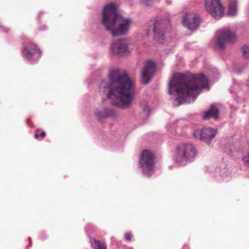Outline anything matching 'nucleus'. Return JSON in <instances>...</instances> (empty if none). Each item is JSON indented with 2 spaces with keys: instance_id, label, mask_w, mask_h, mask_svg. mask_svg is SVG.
<instances>
[{
  "instance_id": "1",
  "label": "nucleus",
  "mask_w": 249,
  "mask_h": 249,
  "mask_svg": "<svg viewBox=\"0 0 249 249\" xmlns=\"http://www.w3.org/2000/svg\"><path fill=\"white\" fill-rule=\"evenodd\" d=\"M134 82L125 73H121L119 69L112 70L108 80L102 81L99 91L107 93V97L113 105L122 109L129 108L134 98Z\"/></svg>"
},
{
  "instance_id": "2",
  "label": "nucleus",
  "mask_w": 249,
  "mask_h": 249,
  "mask_svg": "<svg viewBox=\"0 0 249 249\" xmlns=\"http://www.w3.org/2000/svg\"><path fill=\"white\" fill-rule=\"evenodd\" d=\"M208 84L207 78L202 73L190 75L178 73L169 82L168 93L172 94V89L176 90L180 95L176 98L179 105L187 102L186 97H192L194 100Z\"/></svg>"
},
{
  "instance_id": "3",
  "label": "nucleus",
  "mask_w": 249,
  "mask_h": 249,
  "mask_svg": "<svg viewBox=\"0 0 249 249\" xmlns=\"http://www.w3.org/2000/svg\"><path fill=\"white\" fill-rule=\"evenodd\" d=\"M102 23L110 34L115 36L127 35L132 20L130 18L119 15L116 4L111 3L106 5L104 8Z\"/></svg>"
},
{
  "instance_id": "4",
  "label": "nucleus",
  "mask_w": 249,
  "mask_h": 249,
  "mask_svg": "<svg viewBox=\"0 0 249 249\" xmlns=\"http://www.w3.org/2000/svg\"><path fill=\"white\" fill-rule=\"evenodd\" d=\"M197 154L196 149L192 144L181 143L176 147L174 158L176 162L184 164L187 162L193 161Z\"/></svg>"
},
{
  "instance_id": "5",
  "label": "nucleus",
  "mask_w": 249,
  "mask_h": 249,
  "mask_svg": "<svg viewBox=\"0 0 249 249\" xmlns=\"http://www.w3.org/2000/svg\"><path fill=\"white\" fill-rule=\"evenodd\" d=\"M236 39L234 32L229 27L224 28L216 32L215 44L220 49H225L228 44H232Z\"/></svg>"
},
{
  "instance_id": "6",
  "label": "nucleus",
  "mask_w": 249,
  "mask_h": 249,
  "mask_svg": "<svg viewBox=\"0 0 249 249\" xmlns=\"http://www.w3.org/2000/svg\"><path fill=\"white\" fill-rule=\"evenodd\" d=\"M139 164L142 173L147 177H150L154 169V156L148 150H143L139 160Z\"/></svg>"
},
{
  "instance_id": "7",
  "label": "nucleus",
  "mask_w": 249,
  "mask_h": 249,
  "mask_svg": "<svg viewBox=\"0 0 249 249\" xmlns=\"http://www.w3.org/2000/svg\"><path fill=\"white\" fill-rule=\"evenodd\" d=\"M205 8L207 11L216 19H219L224 14V8L220 0H206Z\"/></svg>"
},
{
  "instance_id": "8",
  "label": "nucleus",
  "mask_w": 249,
  "mask_h": 249,
  "mask_svg": "<svg viewBox=\"0 0 249 249\" xmlns=\"http://www.w3.org/2000/svg\"><path fill=\"white\" fill-rule=\"evenodd\" d=\"M21 52L24 58L30 61L38 59L42 54L36 45L31 41L24 43Z\"/></svg>"
},
{
  "instance_id": "9",
  "label": "nucleus",
  "mask_w": 249,
  "mask_h": 249,
  "mask_svg": "<svg viewBox=\"0 0 249 249\" xmlns=\"http://www.w3.org/2000/svg\"><path fill=\"white\" fill-rule=\"evenodd\" d=\"M147 34H153L156 40L161 43L163 42L164 34L163 25L159 21L155 19L150 20L148 23Z\"/></svg>"
},
{
  "instance_id": "10",
  "label": "nucleus",
  "mask_w": 249,
  "mask_h": 249,
  "mask_svg": "<svg viewBox=\"0 0 249 249\" xmlns=\"http://www.w3.org/2000/svg\"><path fill=\"white\" fill-rule=\"evenodd\" d=\"M216 130L211 127L204 128L201 131L196 130L194 133L196 139H198L210 145L212 140L215 136Z\"/></svg>"
},
{
  "instance_id": "11",
  "label": "nucleus",
  "mask_w": 249,
  "mask_h": 249,
  "mask_svg": "<svg viewBox=\"0 0 249 249\" xmlns=\"http://www.w3.org/2000/svg\"><path fill=\"white\" fill-rule=\"evenodd\" d=\"M156 64L151 60H148L141 73L142 81L144 84H147L154 74Z\"/></svg>"
},
{
  "instance_id": "12",
  "label": "nucleus",
  "mask_w": 249,
  "mask_h": 249,
  "mask_svg": "<svg viewBox=\"0 0 249 249\" xmlns=\"http://www.w3.org/2000/svg\"><path fill=\"white\" fill-rule=\"evenodd\" d=\"M200 21V19L198 15L192 14L186 15L183 18L182 23L188 29L195 30L198 27Z\"/></svg>"
},
{
  "instance_id": "13",
  "label": "nucleus",
  "mask_w": 249,
  "mask_h": 249,
  "mask_svg": "<svg viewBox=\"0 0 249 249\" xmlns=\"http://www.w3.org/2000/svg\"><path fill=\"white\" fill-rule=\"evenodd\" d=\"M111 52L114 54H121L128 51V44L124 39L113 41L111 45Z\"/></svg>"
},
{
  "instance_id": "14",
  "label": "nucleus",
  "mask_w": 249,
  "mask_h": 249,
  "mask_svg": "<svg viewBox=\"0 0 249 249\" xmlns=\"http://www.w3.org/2000/svg\"><path fill=\"white\" fill-rule=\"evenodd\" d=\"M114 111L110 108H101L97 110L96 112L97 117L99 121L114 115Z\"/></svg>"
},
{
  "instance_id": "15",
  "label": "nucleus",
  "mask_w": 249,
  "mask_h": 249,
  "mask_svg": "<svg viewBox=\"0 0 249 249\" xmlns=\"http://www.w3.org/2000/svg\"><path fill=\"white\" fill-rule=\"evenodd\" d=\"M219 112L217 108L213 105H212L210 109L206 111L203 115L204 119H209L211 117L216 120L218 118Z\"/></svg>"
},
{
  "instance_id": "16",
  "label": "nucleus",
  "mask_w": 249,
  "mask_h": 249,
  "mask_svg": "<svg viewBox=\"0 0 249 249\" xmlns=\"http://www.w3.org/2000/svg\"><path fill=\"white\" fill-rule=\"evenodd\" d=\"M237 13V1L236 0L231 1L229 4L228 14L230 16H235Z\"/></svg>"
},
{
  "instance_id": "17",
  "label": "nucleus",
  "mask_w": 249,
  "mask_h": 249,
  "mask_svg": "<svg viewBox=\"0 0 249 249\" xmlns=\"http://www.w3.org/2000/svg\"><path fill=\"white\" fill-rule=\"evenodd\" d=\"M91 245L94 249H106L105 244L100 240L95 239H90Z\"/></svg>"
},
{
  "instance_id": "18",
  "label": "nucleus",
  "mask_w": 249,
  "mask_h": 249,
  "mask_svg": "<svg viewBox=\"0 0 249 249\" xmlns=\"http://www.w3.org/2000/svg\"><path fill=\"white\" fill-rule=\"evenodd\" d=\"M140 106L142 109L144 115L146 116H149L150 114V108L148 105V103L146 101H143L140 103Z\"/></svg>"
},
{
  "instance_id": "19",
  "label": "nucleus",
  "mask_w": 249,
  "mask_h": 249,
  "mask_svg": "<svg viewBox=\"0 0 249 249\" xmlns=\"http://www.w3.org/2000/svg\"><path fill=\"white\" fill-rule=\"evenodd\" d=\"M242 55L244 59L249 60V47L245 46L241 48Z\"/></svg>"
},
{
  "instance_id": "20",
  "label": "nucleus",
  "mask_w": 249,
  "mask_h": 249,
  "mask_svg": "<svg viewBox=\"0 0 249 249\" xmlns=\"http://www.w3.org/2000/svg\"><path fill=\"white\" fill-rule=\"evenodd\" d=\"M153 0H141V2L143 4L148 5L151 3Z\"/></svg>"
},
{
  "instance_id": "21",
  "label": "nucleus",
  "mask_w": 249,
  "mask_h": 249,
  "mask_svg": "<svg viewBox=\"0 0 249 249\" xmlns=\"http://www.w3.org/2000/svg\"><path fill=\"white\" fill-rule=\"evenodd\" d=\"M132 235L130 233H126L125 234V238L127 241H130L131 240Z\"/></svg>"
},
{
  "instance_id": "22",
  "label": "nucleus",
  "mask_w": 249,
  "mask_h": 249,
  "mask_svg": "<svg viewBox=\"0 0 249 249\" xmlns=\"http://www.w3.org/2000/svg\"><path fill=\"white\" fill-rule=\"evenodd\" d=\"M243 160L245 162L249 163V153L243 158Z\"/></svg>"
},
{
  "instance_id": "23",
  "label": "nucleus",
  "mask_w": 249,
  "mask_h": 249,
  "mask_svg": "<svg viewBox=\"0 0 249 249\" xmlns=\"http://www.w3.org/2000/svg\"><path fill=\"white\" fill-rule=\"evenodd\" d=\"M46 134L45 133V132L43 131L42 132L41 134H40V137H42V138H44L46 136Z\"/></svg>"
},
{
  "instance_id": "24",
  "label": "nucleus",
  "mask_w": 249,
  "mask_h": 249,
  "mask_svg": "<svg viewBox=\"0 0 249 249\" xmlns=\"http://www.w3.org/2000/svg\"><path fill=\"white\" fill-rule=\"evenodd\" d=\"M35 137L36 139H38V137H39V135L37 134H36L35 135Z\"/></svg>"
},
{
  "instance_id": "25",
  "label": "nucleus",
  "mask_w": 249,
  "mask_h": 249,
  "mask_svg": "<svg viewBox=\"0 0 249 249\" xmlns=\"http://www.w3.org/2000/svg\"><path fill=\"white\" fill-rule=\"evenodd\" d=\"M9 29H7V30L6 31V32H7Z\"/></svg>"
}]
</instances>
